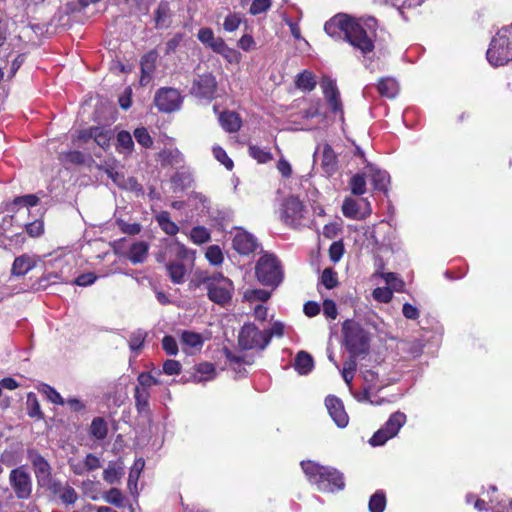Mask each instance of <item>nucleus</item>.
Returning <instances> with one entry per match:
<instances>
[{"label": "nucleus", "mask_w": 512, "mask_h": 512, "mask_svg": "<svg viewBox=\"0 0 512 512\" xmlns=\"http://www.w3.org/2000/svg\"><path fill=\"white\" fill-rule=\"evenodd\" d=\"M203 338L201 334L191 332V331H184L181 334V343L184 346L183 350L187 353H192V351L188 349L193 350H199L203 346Z\"/></svg>", "instance_id": "obj_26"}, {"label": "nucleus", "mask_w": 512, "mask_h": 512, "mask_svg": "<svg viewBox=\"0 0 512 512\" xmlns=\"http://www.w3.org/2000/svg\"><path fill=\"white\" fill-rule=\"evenodd\" d=\"M215 53H218L221 56H223L229 63L237 64L241 60V54L237 50L230 48L225 43L224 40L222 41V43L220 44Z\"/></svg>", "instance_id": "obj_44"}, {"label": "nucleus", "mask_w": 512, "mask_h": 512, "mask_svg": "<svg viewBox=\"0 0 512 512\" xmlns=\"http://www.w3.org/2000/svg\"><path fill=\"white\" fill-rule=\"evenodd\" d=\"M134 137L136 141L143 147L149 148L153 144V140L148 133L147 129L144 127L136 128L134 130Z\"/></svg>", "instance_id": "obj_57"}, {"label": "nucleus", "mask_w": 512, "mask_h": 512, "mask_svg": "<svg viewBox=\"0 0 512 512\" xmlns=\"http://www.w3.org/2000/svg\"><path fill=\"white\" fill-rule=\"evenodd\" d=\"M362 377L365 382V386L375 391H379L382 388L390 384L389 380L385 377L380 376L379 370L365 369L362 370Z\"/></svg>", "instance_id": "obj_21"}, {"label": "nucleus", "mask_w": 512, "mask_h": 512, "mask_svg": "<svg viewBox=\"0 0 512 512\" xmlns=\"http://www.w3.org/2000/svg\"><path fill=\"white\" fill-rule=\"evenodd\" d=\"M374 188L379 191H386L390 182L389 174L374 166H368Z\"/></svg>", "instance_id": "obj_27"}, {"label": "nucleus", "mask_w": 512, "mask_h": 512, "mask_svg": "<svg viewBox=\"0 0 512 512\" xmlns=\"http://www.w3.org/2000/svg\"><path fill=\"white\" fill-rule=\"evenodd\" d=\"M104 500L107 502V503H110L112 505H115L117 507H122L123 506V495L121 493V491L117 488H111L109 491H107L105 493V495L103 496Z\"/></svg>", "instance_id": "obj_60"}, {"label": "nucleus", "mask_w": 512, "mask_h": 512, "mask_svg": "<svg viewBox=\"0 0 512 512\" xmlns=\"http://www.w3.org/2000/svg\"><path fill=\"white\" fill-rule=\"evenodd\" d=\"M181 96L178 90L173 88H161L155 95L156 107L166 113L176 111L181 105Z\"/></svg>", "instance_id": "obj_11"}, {"label": "nucleus", "mask_w": 512, "mask_h": 512, "mask_svg": "<svg viewBox=\"0 0 512 512\" xmlns=\"http://www.w3.org/2000/svg\"><path fill=\"white\" fill-rule=\"evenodd\" d=\"M170 8L167 2H160L155 12V26L158 29L167 28L170 24Z\"/></svg>", "instance_id": "obj_34"}, {"label": "nucleus", "mask_w": 512, "mask_h": 512, "mask_svg": "<svg viewBox=\"0 0 512 512\" xmlns=\"http://www.w3.org/2000/svg\"><path fill=\"white\" fill-rule=\"evenodd\" d=\"M219 122L221 127L229 133L236 132L241 127V119L239 115L232 111L221 113L219 115Z\"/></svg>", "instance_id": "obj_24"}, {"label": "nucleus", "mask_w": 512, "mask_h": 512, "mask_svg": "<svg viewBox=\"0 0 512 512\" xmlns=\"http://www.w3.org/2000/svg\"><path fill=\"white\" fill-rule=\"evenodd\" d=\"M217 82L212 74L198 76L192 86V93L199 98L212 99L215 95Z\"/></svg>", "instance_id": "obj_14"}, {"label": "nucleus", "mask_w": 512, "mask_h": 512, "mask_svg": "<svg viewBox=\"0 0 512 512\" xmlns=\"http://www.w3.org/2000/svg\"><path fill=\"white\" fill-rule=\"evenodd\" d=\"M350 188L354 195H363L366 192V180L364 175L355 174L350 180Z\"/></svg>", "instance_id": "obj_51"}, {"label": "nucleus", "mask_w": 512, "mask_h": 512, "mask_svg": "<svg viewBox=\"0 0 512 512\" xmlns=\"http://www.w3.org/2000/svg\"><path fill=\"white\" fill-rule=\"evenodd\" d=\"M90 433L97 440H103L107 436L108 428L103 418L97 417L93 419L90 426Z\"/></svg>", "instance_id": "obj_42"}, {"label": "nucleus", "mask_w": 512, "mask_h": 512, "mask_svg": "<svg viewBox=\"0 0 512 512\" xmlns=\"http://www.w3.org/2000/svg\"><path fill=\"white\" fill-rule=\"evenodd\" d=\"M207 289L208 298L218 304L225 305L230 302L234 291L232 281L220 273L205 276L202 280Z\"/></svg>", "instance_id": "obj_4"}, {"label": "nucleus", "mask_w": 512, "mask_h": 512, "mask_svg": "<svg viewBox=\"0 0 512 512\" xmlns=\"http://www.w3.org/2000/svg\"><path fill=\"white\" fill-rule=\"evenodd\" d=\"M370 512H383L386 507V495L383 491H376L369 500Z\"/></svg>", "instance_id": "obj_43"}, {"label": "nucleus", "mask_w": 512, "mask_h": 512, "mask_svg": "<svg viewBox=\"0 0 512 512\" xmlns=\"http://www.w3.org/2000/svg\"><path fill=\"white\" fill-rule=\"evenodd\" d=\"M243 21V17L240 13L229 12L224 18L223 29L226 32L232 33L236 31Z\"/></svg>", "instance_id": "obj_45"}, {"label": "nucleus", "mask_w": 512, "mask_h": 512, "mask_svg": "<svg viewBox=\"0 0 512 512\" xmlns=\"http://www.w3.org/2000/svg\"><path fill=\"white\" fill-rule=\"evenodd\" d=\"M238 343L239 346L245 350H263L268 346L265 331L260 330L254 323H246L243 325L239 332Z\"/></svg>", "instance_id": "obj_9"}, {"label": "nucleus", "mask_w": 512, "mask_h": 512, "mask_svg": "<svg viewBox=\"0 0 512 512\" xmlns=\"http://www.w3.org/2000/svg\"><path fill=\"white\" fill-rule=\"evenodd\" d=\"M159 384V380L149 372H142L137 377V385L135 387L149 390Z\"/></svg>", "instance_id": "obj_49"}, {"label": "nucleus", "mask_w": 512, "mask_h": 512, "mask_svg": "<svg viewBox=\"0 0 512 512\" xmlns=\"http://www.w3.org/2000/svg\"><path fill=\"white\" fill-rule=\"evenodd\" d=\"M320 87L323 95L333 113H343L340 93L337 88L336 80L330 76H323L320 81Z\"/></svg>", "instance_id": "obj_12"}, {"label": "nucleus", "mask_w": 512, "mask_h": 512, "mask_svg": "<svg viewBox=\"0 0 512 512\" xmlns=\"http://www.w3.org/2000/svg\"><path fill=\"white\" fill-rule=\"evenodd\" d=\"M9 484L18 499L26 500L30 498L33 483L31 475L25 466H19L10 471Z\"/></svg>", "instance_id": "obj_8"}, {"label": "nucleus", "mask_w": 512, "mask_h": 512, "mask_svg": "<svg viewBox=\"0 0 512 512\" xmlns=\"http://www.w3.org/2000/svg\"><path fill=\"white\" fill-rule=\"evenodd\" d=\"M377 89L381 96L394 98L398 94L399 86L395 79L387 77L379 81Z\"/></svg>", "instance_id": "obj_31"}, {"label": "nucleus", "mask_w": 512, "mask_h": 512, "mask_svg": "<svg viewBox=\"0 0 512 512\" xmlns=\"http://www.w3.org/2000/svg\"><path fill=\"white\" fill-rule=\"evenodd\" d=\"M100 169H103L119 188L136 193L142 192L141 184H139L134 177H126L123 173L116 171L112 165L107 163L105 166H100Z\"/></svg>", "instance_id": "obj_13"}, {"label": "nucleus", "mask_w": 512, "mask_h": 512, "mask_svg": "<svg viewBox=\"0 0 512 512\" xmlns=\"http://www.w3.org/2000/svg\"><path fill=\"white\" fill-rule=\"evenodd\" d=\"M255 275L264 286L276 288L283 280V270L279 260L272 254L262 255L255 266Z\"/></svg>", "instance_id": "obj_5"}, {"label": "nucleus", "mask_w": 512, "mask_h": 512, "mask_svg": "<svg viewBox=\"0 0 512 512\" xmlns=\"http://www.w3.org/2000/svg\"><path fill=\"white\" fill-rule=\"evenodd\" d=\"M374 391L375 390L365 386L362 391L353 392L352 394H353L354 398L360 403H370L372 405H380L383 402V400L373 399Z\"/></svg>", "instance_id": "obj_48"}, {"label": "nucleus", "mask_w": 512, "mask_h": 512, "mask_svg": "<svg viewBox=\"0 0 512 512\" xmlns=\"http://www.w3.org/2000/svg\"><path fill=\"white\" fill-rule=\"evenodd\" d=\"M325 406L335 424L344 428L348 425L349 417L344 409L343 402L336 396L329 395L325 399Z\"/></svg>", "instance_id": "obj_15"}, {"label": "nucleus", "mask_w": 512, "mask_h": 512, "mask_svg": "<svg viewBox=\"0 0 512 512\" xmlns=\"http://www.w3.org/2000/svg\"><path fill=\"white\" fill-rule=\"evenodd\" d=\"M59 497L64 504H74L78 499L77 492L69 485L64 486Z\"/></svg>", "instance_id": "obj_64"}, {"label": "nucleus", "mask_w": 512, "mask_h": 512, "mask_svg": "<svg viewBox=\"0 0 512 512\" xmlns=\"http://www.w3.org/2000/svg\"><path fill=\"white\" fill-rule=\"evenodd\" d=\"M37 260L38 258L36 256H30L28 254L16 257L11 269L12 274L15 276H24L36 266Z\"/></svg>", "instance_id": "obj_20"}, {"label": "nucleus", "mask_w": 512, "mask_h": 512, "mask_svg": "<svg viewBox=\"0 0 512 512\" xmlns=\"http://www.w3.org/2000/svg\"><path fill=\"white\" fill-rule=\"evenodd\" d=\"M147 333L144 330L138 329L132 332L129 336V348L135 354H138L144 345Z\"/></svg>", "instance_id": "obj_41"}, {"label": "nucleus", "mask_w": 512, "mask_h": 512, "mask_svg": "<svg viewBox=\"0 0 512 512\" xmlns=\"http://www.w3.org/2000/svg\"><path fill=\"white\" fill-rule=\"evenodd\" d=\"M321 153V166L324 172L328 175H332L337 170V155L332 149V147L325 143L322 146H318L317 150L314 153Z\"/></svg>", "instance_id": "obj_18"}, {"label": "nucleus", "mask_w": 512, "mask_h": 512, "mask_svg": "<svg viewBox=\"0 0 512 512\" xmlns=\"http://www.w3.org/2000/svg\"><path fill=\"white\" fill-rule=\"evenodd\" d=\"M393 291L389 287H377L373 290V297L376 301L381 303H388L391 301Z\"/></svg>", "instance_id": "obj_62"}, {"label": "nucleus", "mask_w": 512, "mask_h": 512, "mask_svg": "<svg viewBox=\"0 0 512 512\" xmlns=\"http://www.w3.org/2000/svg\"><path fill=\"white\" fill-rule=\"evenodd\" d=\"M27 409H28V415L32 418H43V414L41 412L40 404L38 402V399L36 397V394L33 392H29L27 394Z\"/></svg>", "instance_id": "obj_46"}, {"label": "nucleus", "mask_w": 512, "mask_h": 512, "mask_svg": "<svg viewBox=\"0 0 512 512\" xmlns=\"http://www.w3.org/2000/svg\"><path fill=\"white\" fill-rule=\"evenodd\" d=\"M151 397V391L137 388L134 389L135 406L139 413L149 412V402Z\"/></svg>", "instance_id": "obj_33"}, {"label": "nucleus", "mask_w": 512, "mask_h": 512, "mask_svg": "<svg viewBox=\"0 0 512 512\" xmlns=\"http://www.w3.org/2000/svg\"><path fill=\"white\" fill-rule=\"evenodd\" d=\"M193 182V174L189 168L182 167L171 178L174 191H183L189 188Z\"/></svg>", "instance_id": "obj_22"}, {"label": "nucleus", "mask_w": 512, "mask_h": 512, "mask_svg": "<svg viewBox=\"0 0 512 512\" xmlns=\"http://www.w3.org/2000/svg\"><path fill=\"white\" fill-rule=\"evenodd\" d=\"M205 256L212 265H220L223 262V253L217 245L209 246Z\"/></svg>", "instance_id": "obj_53"}, {"label": "nucleus", "mask_w": 512, "mask_h": 512, "mask_svg": "<svg viewBox=\"0 0 512 512\" xmlns=\"http://www.w3.org/2000/svg\"><path fill=\"white\" fill-rule=\"evenodd\" d=\"M148 250L149 245L147 242L137 241L130 246L127 257L133 264H139L147 258Z\"/></svg>", "instance_id": "obj_23"}, {"label": "nucleus", "mask_w": 512, "mask_h": 512, "mask_svg": "<svg viewBox=\"0 0 512 512\" xmlns=\"http://www.w3.org/2000/svg\"><path fill=\"white\" fill-rule=\"evenodd\" d=\"M407 416L401 411H396L390 415L385 424L378 429L370 438L371 446H382L388 440L398 435L400 429L406 424Z\"/></svg>", "instance_id": "obj_7"}, {"label": "nucleus", "mask_w": 512, "mask_h": 512, "mask_svg": "<svg viewBox=\"0 0 512 512\" xmlns=\"http://www.w3.org/2000/svg\"><path fill=\"white\" fill-rule=\"evenodd\" d=\"M215 377V368L213 364L205 362L200 363L197 368L196 372L193 375V381L195 383H203L209 380L214 379Z\"/></svg>", "instance_id": "obj_32"}, {"label": "nucleus", "mask_w": 512, "mask_h": 512, "mask_svg": "<svg viewBox=\"0 0 512 512\" xmlns=\"http://www.w3.org/2000/svg\"><path fill=\"white\" fill-rule=\"evenodd\" d=\"M163 162L171 166H182L184 156L177 148L165 149L160 154Z\"/></svg>", "instance_id": "obj_38"}, {"label": "nucleus", "mask_w": 512, "mask_h": 512, "mask_svg": "<svg viewBox=\"0 0 512 512\" xmlns=\"http://www.w3.org/2000/svg\"><path fill=\"white\" fill-rule=\"evenodd\" d=\"M40 392L43 393L49 399V401H51L54 404H65V400L62 398V396L53 387L47 384L42 385V387L40 388Z\"/></svg>", "instance_id": "obj_54"}, {"label": "nucleus", "mask_w": 512, "mask_h": 512, "mask_svg": "<svg viewBox=\"0 0 512 512\" xmlns=\"http://www.w3.org/2000/svg\"><path fill=\"white\" fill-rule=\"evenodd\" d=\"M78 138L83 141L93 139L98 146L106 148L112 138L111 131L103 127H91L79 132Z\"/></svg>", "instance_id": "obj_17"}, {"label": "nucleus", "mask_w": 512, "mask_h": 512, "mask_svg": "<svg viewBox=\"0 0 512 512\" xmlns=\"http://www.w3.org/2000/svg\"><path fill=\"white\" fill-rule=\"evenodd\" d=\"M313 367L314 361L309 353L305 351H300L297 353L294 360V368L300 375L309 374Z\"/></svg>", "instance_id": "obj_25"}, {"label": "nucleus", "mask_w": 512, "mask_h": 512, "mask_svg": "<svg viewBox=\"0 0 512 512\" xmlns=\"http://www.w3.org/2000/svg\"><path fill=\"white\" fill-rule=\"evenodd\" d=\"M232 245L233 248L241 255H249L253 253L258 246L256 238L244 230H238L236 232L233 237Z\"/></svg>", "instance_id": "obj_16"}, {"label": "nucleus", "mask_w": 512, "mask_h": 512, "mask_svg": "<svg viewBox=\"0 0 512 512\" xmlns=\"http://www.w3.org/2000/svg\"><path fill=\"white\" fill-rule=\"evenodd\" d=\"M285 325L280 321H275L270 329L264 330L267 336V344L270 343L273 337H282L284 335Z\"/></svg>", "instance_id": "obj_63"}, {"label": "nucleus", "mask_w": 512, "mask_h": 512, "mask_svg": "<svg viewBox=\"0 0 512 512\" xmlns=\"http://www.w3.org/2000/svg\"><path fill=\"white\" fill-rule=\"evenodd\" d=\"M212 152L214 157L228 170L233 168V161L228 157L227 153L222 147L215 145L213 146Z\"/></svg>", "instance_id": "obj_61"}, {"label": "nucleus", "mask_w": 512, "mask_h": 512, "mask_svg": "<svg viewBox=\"0 0 512 512\" xmlns=\"http://www.w3.org/2000/svg\"><path fill=\"white\" fill-rule=\"evenodd\" d=\"M31 463L34 468L38 484L49 481L51 476V467L47 460L40 454L35 453L31 456Z\"/></svg>", "instance_id": "obj_19"}, {"label": "nucleus", "mask_w": 512, "mask_h": 512, "mask_svg": "<svg viewBox=\"0 0 512 512\" xmlns=\"http://www.w3.org/2000/svg\"><path fill=\"white\" fill-rule=\"evenodd\" d=\"M167 253L178 260H183L188 257L189 251L185 247V245H183L177 240H173L167 247Z\"/></svg>", "instance_id": "obj_47"}, {"label": "nucleus", "mask_w": 512, "mask_h": 512, "mask_svg": "<svg viewBox=\"0 0 512 512\" xmlns=\"http://www.w3.org/2000/svg\"><path fill=\"white\" fill-rule=\"evenodd\" d=\"M270 297L271 292L265 289H247L243 294V298L251 304L255 302H266Z\"/></svg>", "instance_id": "obj_40"}, {"label": "nucleus", "mask_w": 512, "mask_h": 512, "mask_svg": "<svg viewBox=\"0 0 512 512\" xmlns=\"http://www.w3.org/2000/svg\"><path fill=\"white\" fill-rule=\"evenodd\" d=\"M144 467L145 461L142 458L135 460L128 477V488L130 491L137 488L138 479Z\"/></svg>", "instance_id": "obj_39"}, {"label": "nucleus", "mask_w": 512, "mask_h": 512, "mask_svg": "<svg viewBox=\"0 0 512 512\" xmlns=\"http://www.w3.org/2000/svg\"><path fill=\"white\" fill-rule=\"evenodd\" d=\"M321 283L327 288L332 289L337 286L338 279L336 272L331 268H326L321 275Z\"/></svg>", "instance_id": "obj_59"}, {"label": "nucleus", "mask_w": 512, "mask_h": 512, "mask_svg": "<svg viewBox=\"0 0 512 512\" xmlns=\"http://www.w3.org/2000/svg\"><path fill=\"white\" fill-rule=\"evenodd\" d=\"M301 467L308 481L319 491L333 493L344 489L343 474L335 468L321 466L313 461H302Z\"/></svg>", "instance_id": "obj_2"}, {"label": "nucleus", "mask_w": 512, "mask_h": 512, "mask_svg": "<svg viewBox=\"0 0 512 512\" xmlns=\"http://www.w3.org/2000/svg\"><path fill=\"white\" fill-rule=\"evenodd\" d=\"M198 40L209 47L211 50L216 52L223 39L221 37H215L214 32L211 28H201L197 34Z\"/></svg>", "instance_id": "obj_28"}, {"label": "nucleus", "mask_w": 512, "mask_h": 512, "mask_svg": "<svg viewBox=\"0 0 512 512\" xmlns=\"http://www.w3.org/2000/svg\"><path fill=\"white\" fill-rule=\"evenodd\" d=\"M167 271L173 283L180 284L185 281L186 268L180 262H170L167 265Z\"/></svg>", "instance_id": "obj_37"}, {"label": "nucleus", "mask_w": 512, "mask_h": 512, "mask_svg": "<svg viewBox=\"0 0 512 512\" xmlns=\"http://www.w3.org/2000/svg\"><path fill=\"white\" fill-rule=\"evenodd\" d=\"M272 6V0H253L251 2L249 13L253 16L267 12Z\"/></svg>", "instance_id": "obj_52"}, {"label": "nucleus", "mask_w": 512, "mask_h": 512, "mask_svg": "<svg viewBox=\"0 0 512 512\" xmlns=\"http://www.w3.org/2000/svg\"><path fill=\"white\" fill-rule=\"evenodd\" d=\"M376 28L377 20L374 17L355 19L343 13L335 15L324 25L330 37L346 40L363 55L374 49Z\"/></svg>", "instance_id": "obj_1"}, {"label": "nucleus", "mask_w": 512, "mask_h": 512, "mask_svg": "<svg viewBox=\"0 0 512 512\" xmlns=\"http://www.w3.org/2000/svg\"><path fill=\"white\" fill-rule=\"evenodd\" d=\"M156 221L163 232L167 235L174 236L178 233L179 227L170 218V214L167 211H161L156 215Z\"/></svg>", "instance_id": "obj_30"}, {"label": "nucleus", "mask_w": 512, "mask_h": 512, "mask_svg": "<svg viewBox=\"0 0 512 512\" xmlns=\"http://www.w3.org/2000/svg\"><path fill=\"white\" fill-rule=\"evenodd\" d=\"M342 212L347 218H357L359 212L357 202L354 199L346 198L342 205Z\"/></svg>", "instance_id": "obj_55"}, {"label": "nucleus", "mask_w": 512, "mask_h": 512, "mask_svg": "<svg viewBox=\"0 0 512 512\" xmlns=\"http://www.w3.org/2000/svg\"><path fill=\"white\" fill-rule=\"evenodd\" d=\"M134 148V142L132 136L127 131H120L117 134V146L116 149L122 154H131Z\"/></svg>", "instance_id": "obj_36"}, {"label": "nucleus", "mask_w": 512, "mask_h": 512, "mask_svg": "<svg viewBox=\"0 0 512 512\" xmlns=\"http://www.w3.org/2000/svg\"><path fill=\"white\" fill-rule=\"evenodd\" d=\"M343 336L346 349L353 356L367 353L369 349V335L356 322L347 320L343 324Z\"/></svg>", "instance_id": "obj_6"}, {"label": "nucleus", "mask_w": 512, "mask_h": 512, "mask_svg": "<svg viewBox=\"0 0 512 512\" xmlns=\"http://www.w3.org/2000/svg\"><path fill=\"white\" fill-rule=\"evenodd\" d=\"M190 239L193 243L200 245L210 240V233L205 227L197 226L191 230Z\"/></svg>", "instance_id": "obj_50"}, {"label": "nucleus", "mask_w": 512, "mask_h": 512, "mask_svg": "<svg viewBox=\"0 0 512 512\" xmlns=\"http://www.w3.org/2000/svg\"><path fill=\"white\" fill-rule=\"evenodd\" d=\"M385 282L390 286L389 288L400 292L404 288V282L397 276V274L388 272L381 274Z\"/></svg>", "instance_id": "obj_58"}, {"label": "nucleus", "mask_w": 512, "mask_h": 512, "mask_svg": "<svg viewBox=\"0 0 512 512\" xmlns=\"http://www.w3.org/2000/svg\"><path fill=\"white\" fill-rule=\"evenodd\" d=\"M249 153L259 163H266L272 159L271 153L259 146H250Z\"/></svg>", "instance_id": "obj_56"}, {"label": "nucleus", "mask_w": 512, "mask_h": 512, "mask_svg": "<svg viewBox=\"0 0 512 512\" xmlns=\"http://www.w3.org/2000/svg\"><path fill=\"white\" fill-rule=\"evenodd\" d=\"M307 210L299 198L289 196L281 205V219L289 226L296 227L305 218Z\"/></svg>", "instance_id": "obj_10"}, {"label": "nucleus", "mask_w": 512, "mask_h": 512, "mask_svg": "<svg viewBox=\"0 0 512 512\" xmlns=\"http://www.w3.org/2000/svg\"><path fill=\"white\" fill-rule=\"evenodd\" d=\"M295 84L298 89L310 92L316 87V79L312 72L304 70L296 77Z\"/></svg>", "instance_id": "obj_35"}, {"label": "nucleus", "mask_w": 512, "mask_h": 512, "mask_svg": "<svg viewBox=\"0 0 512 512\" xmlns=\"http://www.w3.org/2000/svg\"><path fill=\"white\" fill-rule=\"evenodd\" d=\"M486 57L494 67L512 62V24L501 28L492 38Z\"/></svg>", "instance_id": "obj_3"}, {"label": "nucleus", "mask_w": 512, "mask_h": 512, "mask_svg": "<svg viewBox=\"0 0 512 512\" xmlns=\"http://www.w3.org/2000/svg\"><path fill=\"white\" fill-rule=\"evenodd\" d=\"M124 474V466L120 462H110L103 471V479L109 484H115L120 481Z\"/></svg>", "instance_id": "obj_29"}]
</instances>
